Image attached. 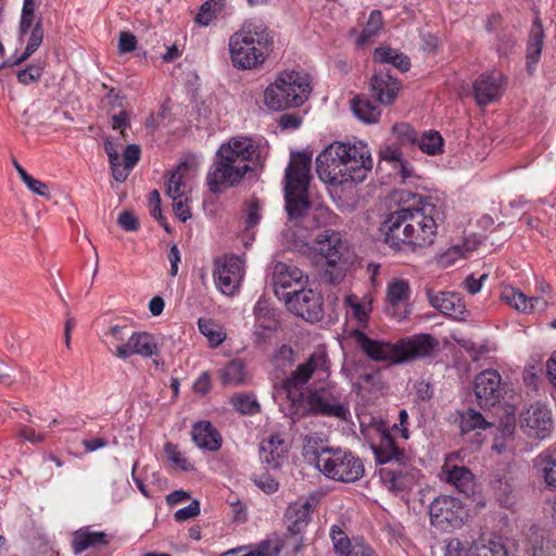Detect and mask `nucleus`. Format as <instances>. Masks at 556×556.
<instances>
[{
	"label": "nucleus",
	"mask_w": 556,
	"mask_h": 556,
	"mask_svg": "<svg viewBox=\"0 0 556 556\" xmlns=\"http://www.w3.org/2000/svg\"><path fill=\"white\" fill-rule=\"evenodd\" d=\"M198 327L199 331L207 339L211 348L219 346L227 338L224 328L212 319L200 318Z\"/></svg>",
	"instance_id": "nucleus-41"
},
{
	"label": "nucleus",
	"mask_w": 556,
	"mask_h": 556,
	"mask_svg": "<svg viewBox=\"0 0 556 556\" xmlns=\"http://www.w3.org/2000/svg\"><path fill=\"white\" fill-rule=\"evenodd\" d=\"M381 157L389 163L396 177H400L404 185H416L419 177L415 173L413 165L403 159L401 150L395 144H388L381 151Z\"/></svg>",
	"instance_id": "nucleus-25"
},
{
	"label": "nucleus",
	"mask_w": 556,
	"mask_h": 556,
	"mask_svg": "<svg viewBox=\"0 0 556 556\" xmlns=\"http://www.w3.org/2000/svg\"><path fill=\"white\" fill-rule=\"evenodd\" d=\"M286 453L285 440L280 434H273L264 439L260 445V459L270 468L281 465Z\"/></svg>",
	"instance_id": "nucleus-29"
},
{
	"label": "nucleus",
	"mask_w": 556,
	"mask_h": 556,
	"mask_svg": "<svg viewBox=\"0 0 556 556\" xmlns=\"http://www.w3.org/2000/svg\"><path fill=\"white\" fill-rule=\"evenodd\" d=\"M157 353L159 344L153 334L146 331L130 332L128 341L118 349V358L125 361L132 355L147 358Z\"/></svg>",
	"instance_id": "nucleus-20"
},
{
	"label": "nucleus",
	"mask_w": 556,
	"mask_h": 556,
	"mask_svg": "<svg viewBox=\"0 0 556 556\" xmlns=\"http://www.w3.org/2000/svg\"><path fill=\"white\" fill-rule=\"evenodd\" d=\"M392 135L396 142L404 147L417 144L419 138L417 131L410 125L405 123L394 125L392 128Z\"/></svg>",
	"instance_id": "nucleus-49"
},
{
	"label": "nucleus",
	"mask_w": 556,
	"mask_h": 556,
	"mask_svg": "<svg viewBox=\"0 0 556 556\" xmlns=\"http://www.w3.org/2000/svg\"><path fill=\"white\" fill-rule=\"evenodd\" d=\"M136 46H137V39L132 34L126 33V31H123L119 34V38H118L119 53L123 54V53L131 52L136 49Z\"/></svg>",
	"instance_id": "nucleus-61"
},
{
	"label": "nucleus",
	"mask_w": 556,
	"mask_h": 556,
	"mask_svg": "<svg viewBox=\"0 0 556 556\" xmlns=\"http://www.w3.org/2000/svg\"><path fill=\"white\" fill-rule=\"evenodd\" d=\"M303 277V273L299 267L292 264L278 262L274 266L273 271L276 295L281 299V294L289 292L288 289H291L293 286L300 285Z\"/></svg>",
	"instance_id": "nucleus-27"
},
{
	"label": "nucleus",
	"mask_w": 556,
	"mask_h": 556,
	"mask_svg": "<svg viewBox=\"0 0 556 556\" xmlns=\"http://www.w3.org/2000/svg\"><path fill=\"white\" fill-rule=\"evenodd\" d=\"M467 556H508L504 544L494 538H481L469 545Z\"/></svg>",
	"instance_id": "nucleus-36"
},
{
	"label": "nucleus",
	"mask_w": 556,
	"mask_h": 556,
	"mask_svg": "<svg viewBox=\"0 0 556 556\" xmlns=\"http://www.w3.org/2000/svg\"><path fill=\"white\" fill-rule=\"evenodd\" d=\"M311 91L312 86L306 74L286 72L266 88L264 102L270 110L282 111L302 105L308 99Z\"/></svg>",
	"instance_id": "nucleus-8"
},
{
	"label": "nucleus",
	"mask_w": 556,
	"mask_h": 556,
	"mask_svg": "<svg viewBox=\"0 0 556 556\" xmlns=\"http://www.w3.org/2000/svg\"><path fill=\"white\" fill-rule=\"evenodd\" d=\"M191 165L187 162L180 163L177 168L170 174L167 180L166 194L172 199L188 198L190 191Z\"/></svg>",
	"instance_id": "nucleus-30"
},
{
	"label": "nucleus",
	"mask_w": 556,
	"mask_h": 556,
	"mask_svg": "<svg viewBox=\"0 0 556 556\" xmlns=\"http://www.w3.org/2000/svg\"><path fill=\"white\" fill-rule=\"evenodd\" d=\"M409 298L410 287L407 280H391L387 288L386 314L396 321L405 320L412 314Z\"/></svg>",
	"instance_id": "nucleus-17"
},
{
	"label": "nucleus",
	"mask_w": 556,
	"mask_h": 556,
	"mask_svg": "<svg viewBox=\"0 0 556 556\" xmlns=\"http://www.w3.org/2000/svg\"><path fill=\"white\" fill-rule=\"evenodd\" d=\"M501 299L507 305L519 313L531 314L544 312L548 305L547 299L543 295L527 296L515 287H504L501 292Z\"/></svg>",
	"instance_id": "nucleus-19"
},
{
	"label": "nucleus",
	"mask_w": 556,
	"mask_h": 556,
	"mask_svg": "<svg viewBox=\"0 0 556 556\" xmlns=\"http://www.w3.org/2000/svg\"><path fill=\"white\" fill-rule=\"evenodd\" d=\"M429 511L432 525L444 531L460 528L468 517L462 501L448 495L437 497L431 503Z\"/></svg>",
	"instance_id": "nucleus-12"
},
{
	"label": "nucleus",
	"mask_w": 556,
	"mask_h": 556,
	"mask_svg": "<svg viewBox=\"0 0 556 556\" xmlns=\"http://www.w3.org/2000/svg\"><path fill=\"white\" fill-rule=\"evenodd\" d=\"M273 38L267 27L257 20H247L228 42L235 67L251 70L262 64L269 51Z\"/></svg>",
	"instance_id": "nucleus-7"
},
{
	"label": "nucleus",
	"mask_w": 556,
	"mask_h": 556,
	"mask_svg": "<svg viewBox=\"0 0 556 556\" xmlns=\"http://www.w3.org/2000/svg\"><path fill=\"white\" fill-rule=\"evenodd\" d=\"M261 205L257 200H252L249 203L247 217H245V224L248 227H254L260 223L261 219Z\"/></svg>",
	"instance_id": "nucleus-62"
},
{
	"label": "nucleus",
	"mask_w": 556,
	"mask_h": 556,
	"mask_svg": "<svg viewBox=\"0 0 556 556\" xmlns=\"http://www.w3.org/2000/svg\"><path fill=\"white\" fill-rule=\"evenodd\" d=\"M188 202L189 198H177L176 200H173V211L177 218L184 223L191 217Z\"/></svg>",
	"instance_id": "nucleus-55"
},
{
	"label": "nucleus",
	"mask_w": 556,
	"mask_h": 556,
	"mask_svg": "<svg viewBox=\"0 0 556 556\" xmlns=\"http://www.w3.org/2000/svg\"><path fill=\"white\" fill-rule=\"evenodd\" d=\"M345 556H377L375 551L363 540L354 539L353 545L346 552Z\"/></svg>",
	"instance_id": "nucleus-56"
},
{
	"label": "nucleus",
	"mask_w": 556,
	"mask_h": 556,
	"mask_svg": "<svg viewBox=\"0 0 556 556\" xmlns=\"http://www.w3.org/2000/svg\"><path fill=\"white\" fill-rule=\"evenodd\" d=\"M233 407L241 414H254L258 412L260 405L254 395L239 394L231 399Z\"/></svg>",
	"instance_id": "nucleus-51"
},
{
	"label": "nucleus",
	"mask_w": 556,
	"mask_h": 556,
	"mask_svg": "<svg viewBox=\"0 0 556 556\" xmlns=\"http://www.w3.org/2000/svg\"><path fill=\"white\" fill-rule=\"evenodd\" d=\"M543 46V30L541 24L534 23L532 29V37L528 45L527 65L530 72L533 71L534 65L538 63L541 55Z\"/></svg>",
	"instance_id": "nucleus-44"
},
{
	"label": "nucleus",
	"mask_w": 556,
	"mask_h": 556,
	"mask_svg": "<svg viewBox=\"0 0 556 556\" xmlns=\"http://www.w3.org/2000/svg\"><path fill=\"white\" fill-rule=\"evenodd\" d=\"M521 428L528 437L545 440L554 428L552 410L542 403L531 405L521 415Z\"/></svg>",
	"instance_id": "nucleus-16"
},
{
	"label": "nucleus",
	"mask_w": 556,
	"mask_h": 556,
	"mask_svg": "<svg viewBox=\"0 0 556 556\" xmlns=\"http://www.w3.org/2000/svg\"><path fill=\"white\" fill-rule=\"evenodd\" d=\"M330 536L336 553L340 556H345L349 548L353 545V541H350L345 533L337 526L331 528Z\"/></svg>",
	"instance_id": "nucleus-53"
},
{
	"label": "nucleus",
	"mask_w": 556,
	"mask_h": 556,
	"mask_svg": "<svg viewBox=\"0 0 556 556\" xmlns=\"http://www.w3.org/2000/svg\"><path fill=\"white\" fill-rule=\"evenodd\" d=\"M458 416L459 429L463 434L469 433L471 431L485 430L491 427V422H489L481 413L473 408L459 412Z\"/></svg>",
	"instance_id": "nucleus-39"
},
{
	"label": "nucleus",
	"mask_w": 556,
	"mask_h": 556,
	"mask_svg": "<svg viewBox=\"0 0 556 556\" xmlns=\"http://www.w3.org/2000/svg\"><path fill=\"white\" fill-rule=\"evenodd\" d=\"M25 186L35 194L49 198L50 197V190L47 184L34 178L33 176L28 175L25 180H23Z\"/></svg>",
	"instance_id": "nucleus-57"
},
{
	"label": "nucleus",
	"mask_w": 556,
	"mask_h": 556,
	"mask_svg": "<svg viewBox=\"0 0 556 556\" xmlns=\"http://www.w3.org/2000/svg\"><path fill=\"white\" fill-rule=\"evenodd\" d=\"M442 473L446 481L453 484L460 493L466 495L473 494L476 488L473 475L466 467L445 463L442 467Z\"/></svg>",
	"instance_id": "nucleus-28"
},
{
	"label": "nucleus",
	"mask_w": 556,
	"mask_h": 556,
	"mask_svg": "<svg viewBox=\"0 0 556 556\" xmlns=\"http://www.w3.org/2000/svg\"><path fill=\"white\" fill-rule=\"evenodd\" d=\"M344 302L348 307L346 314L353 317L358 325L365 326L372 309L371 298L369 295L350 294Z\"/></svg>",
	"instance_id": "nucleus-34"
},
{
	"label": "nucleus",
	"mask_w": 556,
	"mask_h": 556,
	"mask_svg": "<svg viewBox=\"0 0 556 556\" xmlns=\"http://www.w3.org/2000/svg\"><path fill=\"white\" fill-rule=\"evenodd\" d=\"M130 330L127 326H111L103 336V342L109 351L118 358V349L128 341Z\"/></svg>",
	"instance_id": "nucleus-40"
},
{
	"label": "nucleus",
	"mask_w": 556,
	"mask_h": 556,
	"mask_svg": "<svg viewBox=\"0 0 556 556\" xmlns=\"http://www.w3.org/2000/svg\"><path fill=\"white\" fill-rule=\"evenodd\" d=\"M244 276L243 261L236 255H226L215 261L214 279L216 287L226 295H233Z\"/></svg>",
	"instance_id": "nucleus-15"
},
{
	"label": "nucleus",
	"mask_w": 556,
	"mask_h": 556,
	"mask_svg": "<svg viewBox=\"0 0 556 556\" xmlns=\"http://www.w3.org/2000/svg\"><path fill=\"white\" fill-rule=\"evenodd\" d=\"M417 146L428 155H438L443 152L444 141L438 131L429 130L419 136Z\"/></svg>",
	"instance_id": "nucleus-42"
},
{
	"label": "nucleus",
	"mask_w": 556,
	"mask_h": 556,
	"mask_svg": "<svg viewBox=\"0 0 556 556\" xmlns=\"http://www.w3.org/2000/svg\"><path fill=\"white\" fill-rule=\"evenodd\" d=\"M427 296L430 305L440 313L456 320H463L465 318V305L457 294L453 292H433L428 290Z\"/></svg>",
	"instance_id": "nucleus-26"
},
{
	"label": "nucleus",
	"mask_w": 556,
	"mask_h": 556,
	"mask_svg": "<svg viewBox=\"0 0 556 556\" xmlns=\"http://www.w3.org/2000/svg\"><path fill=\"white\" fill-rule=\"evenodd\" d=\"M372 451L380 464L392 463L391 465H396L401 464L404 458L403 451L395 445L390 433L384 431L380 433L379 443L372 445Z\"/></svg>",
	"instance_id": "nucleus-32"
},
{
	"label": "nucleus",
	"mask_w": 556,
	"mask_h": 556,
	"mask_svg": "<svg viewBox=\"0 0 556 556\" xmlns=\"http://www.w3.org/2000/svg\"><path fill=\"white\" fill-rule=\"evenodd\" d=\"M255 323L253 336L256 342H263L277 328L278 319L266 299L260 298L254 305Z\"/></svg>",
	"instance_id": "nucleus-22"
},
{
	"label": "nucleus",
	"mask_w": 556,
	"mask_h": 556,
	"mask_svg": "<svg viewBox=\"0 0 556 556\" xmlns=\"http://www.w3.org/2000/svg\"><path fill=\"white\" fill-rule=\"evenodd\" d=\"M400 90L399 80L393 77L389 70L379 67L370 80V91L376 100L389 105L394 102Z\"/></svg>",
	"instance_id": "nucleus-21"
},
{
	"label": "nucleus",
	"mask_w": 556,
	"mask_h": 556,
	"mask_svg": "<svg viewBox=\"0 0 556 556\" xmlns=\"http://www.w3.org/2000/svg\"><path fill=\"white\" fill-rule=\"evenodd\" d=\"M441 222L440 207L429 201H420L418 206L403 207L391 213L382 223L381 231L390 248L408 252L431 245Z\"/></svg>",
	"instance_id": "nucleus-1"
},
{
	"label": "nucleus",
	"mask_w": 556,
	"mask_h": 556,
	"mask_svg": "<svg viewBox=\"0 0 556 556\" xmlns=\"http://www.w3.org/2000/svg\"><path fill=\"white\" fill-rule=\"evenodd\" d=\"M200 513V504L198 501L191 502L188 506L178 509L175 513V520L178 522H182L194 518Z\"/></svg>",
	"instance_id": "nucleus-58"
},
{
	"label": "nucleus",
	"mask_w": 556,
	"mask_h": 556,
	"mask_svg": "<svg viewBox=\"0 0 556 556\" xmlns=\"http://www.w3.org/2000/svg\"><path fill=\"white\" fill-rule=\"evenodd\" d=\"M316 504L317 498L308 496L298 500L288 507L286 519L290 532L296 534L307 526Z\"/></svg>",
	"instance_id": "nucleus-24"
},
{
	"label": "nucleus",
	"mask_w": 556,
	"mask_h": 556,
	"mask_svg": "<svg viewBox=\"0 0 556 556\" xmlns=\"http://www.w3.org/2000/svg\"><path fill=\"white\" fill-rule=\"evenodd\" d=\"M383 26L382 14L378 10L370 12L368 21L356 40L357 46H364L378 35Z\"/></svg>",
	"instance_id": "nucleus-45"
},
{
	"label": "nucleus",
	"mask_w": 556,
	"mask_h": 556,
	"mask_svg": "<svg viewBox=\"0 0 556 556\" xmlns=\"http://www.w3.org/2000/svg\"><path fill=\"white\" fill-rule=\"evenodd\" d=\"M280 552V545L278 542H263L253 549L241 553V556H278Z\"/></svg>",
	"instance_id": "nucleus-54"
},
{
	"label": "nucleus",
	"mask_w": 556,
	"mask_h": 556,
	"mask_svg": "<svg viewBox=\"0 0 556 556\" xmlns=\"http://www.w3.org/2000/svg\"><path fill=\"white\" fill-rule=\"evenodd\" d=\"M311 161L312 155L306 153L291 154L285 174V202L290 220L301 219L306 229H316L332 225L336 215L323 205L312 206L307 200Z\"/></svg>",
	"instance_id": "nucleus-2"
},
{
	"label": "nucleus",
	"mask_w": 556,
	"mask_h": 556,
	"mask_svg": "<svg viewBox=\"0 0 556 556\" xmlns=\"http://www.w3.org/2000/svg\"><path fill=\"white\" fill-rule=\"evenodd\" d=\"M281 299L290 312L307 321H317L323 317V298L313 289H294L282 293Z\"/></svg>",
	"instance_id": "nucleus-13"
},
{
	"label": "nucleus",
	"mask_w": 556,
	"mask_h": 556,
	"mask_svg": "<svg viewBox=\"0 0 556 556\" xmlns=\"http://www.w3.org/2000/svg\"><path fill=\"white\" fill-rule=\"evenodd\" d=\"M383 486L395 496L405 498L418 484L420 471L402 464L390 465L379 470Z\"/></svg>",
	"instance_id": "nucleus-14"
},
{
	"label": "nucleus",
	"mask_w": 556,
	"mask_h": 556,
	"mask_svg": "<svg viewBox=\"0 0 556 556\" xmlns=\"http://www.w3.org/2000/svg\"><path fill=\"white\" fill-rule=\"evenodd\" d=\"M371 168V153L363 141H334L316 157V172L319 179L333 186L361 182Z\"/></svg>",
	"instance_id": "nucleus-4"
},
{
	"label": "nucleus",
	"mask_w": 556,
	"mask_h": 556,
	"mask_svg": "<svg viewBox=\"0 0 556 556\" xmlns=\"http://www.w3.org/2000/svg\"><path fill=\"white\" fill-rule=\"evenodd\" d=\"M117 223L126 231H136L139 227L136 216L128 211L119 214Z\"/></svg>",
	"instance_id": "nucleus-63"
},
{
	"label": "nucleus",
	"mask_w": 556,
	"mask_h": 556,
	"mask_svg": "<svg viewBox=\"0 0 556 556\" xmlns=\"http://www.w3.org/2000/svg\"><path fill=\"white\" fill-rule=\"evenodd\" d=\"M192 440L202 450L217 451L222 446V437L210 421H199L193 426Z\"/></svg>",
	"instance_id": "nucleus-31"
},
{
	"label": "nucleus",
	"mask_w": 556,
	"mask_h": 556,
	"mask_svg": "<svg viewBox=\"0 0 556 556\" xmlns=\"http://www.w3.org/2000/svg\"><path fill=\"white\" fill-rule=\"evenodd\" d=\"M43 72V63L35 62L26 68L17 72V80L23 85H30L40 79Z\"/></svg>",
	"instance_id": "nucleus-52"
},
{
	"label": "nucleus",
	"mask_w": 556,
	"mask_h": 556,
	"mask_svg": "<svg viewBox=\"0 0 556 556\" xmlns=\"http://www.w3.org/2000/svg\"><path fill=\"white\" fill-rule=\"evenodd\" d=\"M534 465L546 484L556 488V446L543 451Z\"/></svg>",
	"instance_id": "nucleus-35"
},
{
	"label": "nucleus",
	"mask_w": 556,
	"mask_h": 556,
	"mask_svg": "<svg viewBox=\"0 0 556 556\" xmlns=\"http://www.w3.org/2000/svg\"><path fill=\"white\" fill-rule=\"evenodd\" d=\"M328 376L329 362L326 353L315 352L300 363L279 386L275 387L273 399L286 416L293 417L301 413L304 405L302 388L312 378L324 380Z\"/></svg>",
	"instance_id": "nucleus-6"
},
{
	"label": "nucleus",
	"mask_w": 556,
	"mask_h": 556,
	"mask_svg": "<svg viewBox=\"0 0 556 556\" xmlns=\"http://www.w3.org/2000/svg\"><path fill=\"white\" fill-rule=\"evenodd\" d=\"M314 249L325 261V278L331 283H339L348 269L342 257L343 243L339 232L325 229L316 237Z\"/></svg>",
	"instance_id": "nucleus-11"
},
{
	"label": "nucleus",
	"mask_w": 556,
	"mask_h": 556,
	"mask_svg": "<svg viewBox=\"0 0 556 556\" xmlns=\"http://www.w3.org/2000/svg\"><path fill=\"white\" fill-rule=\"evenodd\" d=\"M255 485L267 494L278 490V482L268 475H260L253 479Z\"/></svg>",
	"instance_id": "nucleus-59"
},
{
	"label": "nucleus",
	"mask_w": 556,
	"mask_h": 556,
	"mask_svg": "<svg viewBox=\"0 0 556 556\" xmlns=\"http://www.w3.org/2000/svg\"><path fill=\"white\" fill-rule=\"evenodd\" d=\"M43 39V30L40 25H36L29 36L25 51L15 60L3 62L2 65H18L26 61L33 53L37 51Z\"/></svg>",
	"instance_id": "nucleus-46"
},
{
	"label": "nucleus",
	"mask_w": 556,
	"mask_h": 556,
	"mask_svg": "<svg viewBox=\"0 0 556 556\" xmlns=\"http://www.w3.org/2000/svg\"><path fill=\"white\" fill-rule=\"evenodd\" d=\"M356 345L371 359L393 364L409 363L415 359L433 357L439 349V340L429 333H416L395 342L375 340L363 331L353 334Z\"/></svg>",
	"instance_id": "nucleus-5"
},
{
	"label": "nucleus",
	"mask_w": 556,
	"mask_h": 556,
	"mask_svg": "<svg viewBox=\"0 0 556 556\" xmlns=\"http://www.w3.org/2000/svg\"><path fill=\"white\" fill-rule=\"evenodd\" d=\"M263 153L260 141L243 135L222 143L206 175L210 191L218 193L238 185Z\"/></svg>",
	"instance_id": "nucleus-3"
},
{
	"label": "nucleus",
	"mask_w": 556,
	"mask_h": 556,
	"mask_svg": "<svg viewBox=\"0 0 556 556\" xmlns=\"http://www.w3.org/2000/svg\"><path fill=\"white\" fill-rule=\"evenodd\" d=\"M504 77L501 73L481 75L475 83L473 92L479 105H488L501 98Z\"/></svg>",
	"instance_id": "nucleus-23"
},
{
	"label": "nucleus",
	"mask_w": 556,
	"mask_h": 556,
	"mask_svg": "<svg viewBox=\"0 0 556 556\" xmlns=\"http://www.w3.org/2000/svg\"><path fill=\"white\" fill-rule=\"evenodd\" d=\"M164 452L167 459L177 468L184 471H191L194 469L193 464L182 453L176 444L166 443Z\"/></svg>",
	"instance_id": "nucleus-48"
},
{
	"label": "nucleus",
	"mask_w": 556,
	"mask_h": 556,
	"mask_svg": "<svg viewBox=\"0 0 556 556\" xmlns=\"http://www.w3.org/2000/svg\"><path fill=\"white\" fill-rule=\"evenodd\" d=\"M351 108L354 115L366 124H374L379 121L381 115L380 109L375 105L369 99L356 97L351 102Z\"/></svg>",
	"instance_id": "nucleus-37"
},
{
	"label": "nucleus",
	"mask_w": 556,
	"mask_h": 556,
	"mask_svg": "<svg viewBox=\"0 0 556 556\" xmlns=\"http://www.w3.org/2000/svg\"><path fill=\"white\" fill-rule=\"evenodd\" d=\"M307 409L316 415L346 420L351 416L350 401L344 389L329 382L311 389L305 399Z\"/></svg>",
	"instance_id": "nucleus-10"
},
{
	"label": "nucleus",
	"mask_w": 556,
	"mask_h": 556,
	"mask_svg": "<svg viewBox=\"0 0 556 556\" xmlns=\"http://www.w3.org/2000/svg\"><path fill=\"white\" fill-rule=\"evenodd\" d=\"M18 434L24 440L34 444L43 442L46 438L43 433L37 432L33 426H22Z\"/></svg>",
	"instance_id": "nucleus-64"
},
{
	"label": "nucleus",
	"mask_w": 556,
	"mask_h": 556,
	"mask_svg": "<svg viewBox=\"0 0 556 556\" xmlns=\"http://www.w3.org/2000/svg\"><path fill=\"white\" fill-rule=\"evenodd\" d=\"M317 457V469L327 478L340 482H354L364 475L362 460L341 447H323Z\"/></svg>",
	"instance_id": "nucleus-9"
},
{
	"label": "nucleus",
	"mask_w": 556,
	"mask_h": 556,
	"mask_svg": "<svg viewBox=\"0 0 556 556\" xmlns=\"http://www.w3.org/2000/svg\"><path fill=\"white\" fill-rule=\"evenodd\" d=\"M226 0L205 1L195 16V22L201 26H208L217 15L224 10Z\"/></svg>",
	"instance_id": "nucleus-43"
},
{
	"label": "nucleus",
	"mask_w": 556,
	"mask_h": 556,
	"mask_svg": "<svg viewBox=\"0 0 556 556\" xmlns=\"http://www.w3.org/2000/svg\"><path fill=\"white\" fill-rule=\"evenodd\" d=\"M108 543L106 534L102 531H91L89 528H81L74 532L72 547L76 555L83 553L89 547L105 545Z\"/></svg>",
	"instance_id": "nucleus-33"
},
{
	"label": "nucleus",
	"mask_w": 556,
	"mask_h": 556,
	"mask_svg": "<svg viewBox=\"0 0 556 556\" xmlns=\"http://www.w3.org/2000/svg\"><path fill=\"white\" fill-rule=\"evenodd\" d=\"M473 391L481 407H492L503 396L501 375L495 369L481 371L475 379Z\"/></svg>",
	"instance_id": "nucleus-18"
},
{
	"label": "nucleus",
	"mask_w": 556,
	"mask_h": 556,
	"mask_svg": "<svg viewBox=\"0 0 556 556\" xmlns=\"http://www.w3.org/2000/svg\"><path fill=\"white\" fill-rule=\"evenodd\" d=\"M469 546H466L459 539H451L445 546V556H467Z\"/></svg>",
	"instance_id": "nucleus-60"
},
{
	"label": "nucleus",
	"mask_w": 556,
	"mask_h": 556,
	"mask_svg": "<svg viewBox=\"0 0 556 556\" xmlns=\"http://www.w3.org/2000/svg\"><path fill=\"white\" fill-rule=\"evenodd\" d=\"M324 446L321 445V442L317 434H307L304 438L303 441V456L306 459L307 463L314 464L317 467V457L321 448Z\"/></svg>",
	"instance_id": "nucleus-50"
},
{
	"label": "nucleus",
	"mask_w": 556,
	"mask_h": 556,
	"mask_svg": "<svg viewBox=\"0 0 556 556\" xmlns=\"http://www.w3.org/2000/svg\"><path fill=\"white\" fill-rule=\"evenodd\" d=\"M472 250L473 248L470 247L468 242L453 245L440 255L439 263L443 267L452 266L458 260L467 257Z\"/></svg>",
	"instance_id": "nucleus-47"
},
{
	"label": "nucleus",
	"mask_w": 556,
	"mask_h": 556,
	"mask_svg": "<svg viewBox=\"0 0 556 556\" xmlns=\"http://www.w3.org/2000/svg\"><path fill=\"white\" fill-rule=\"evenodd\" d=\"M218 374L224 386H239L248 380L245 366L240 359L230 361Z\"/></svg>",
	"instance_id": "nucleus-38"
}]
</instances>
